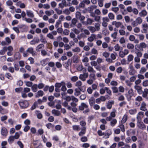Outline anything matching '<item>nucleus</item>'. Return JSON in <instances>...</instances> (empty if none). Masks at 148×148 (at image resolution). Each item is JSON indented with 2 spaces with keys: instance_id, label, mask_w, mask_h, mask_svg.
Masks as SVG:
<instances>
[{
  "instance_id": "obj_36",
  "label": "nucleus",
  "mask_w": 148,
  "mask_h": 148,
  "mask_svg": "<svg viewBox=\"0 0 148 148\" xmlns=\"http://www.w3.org/2000/svg\"><path fill=\"white\" fill-rule=\"evenodd\" d=\"M114 103L113 101H109L107 104V108L108 109H111L112 107V105Z\"/></svg>"
},
{
  "instance_id": "obj_29",
  "label": "nucleus",
  "mask_w": 148,
  "mask_h": 148,
  "mask_svg": "<svg viewBox=\"0 0 148 148\" xmlns=\"http://www.w3.org/2000/svg\"><path fill=\"white\" fill-rule=\"evenodd\" d=\"M148 27V25L147 24H144L142 25L143 30L142 32L143 33H146Z\"/></svg>"
},
{
  "instance_id": "obj_21",
  "label": "nucleus",
  "mask_w": 148,
  "mask_h": 148,
  "mask_svg": "<svg viewBox=\"0 0 148 148\" xmlns=\"http://www.w3.org/2000/svg\"><path fill=\"white\" fill-rule=\"evenodd\" d=\"M77 69L79 71H83V72H86V69L83 67V65L81 64L78 65L77 67Z\"/></svg>"
},
{
  "instance_id": "obj_12",
  "label": "nucleus",
  "mask_w": 148,
  "mask_h": 148,
  "mask_svg": "<svg viewBox=\"0 0 148 148\" xmlns=\"http://www.w3.org/2000/svg\"><path fill=\"white\" fill-rule=\"evenodd\" d=\"M1 133L2 136H6L8 135V132L6 128L3 127L1 130Z\"/></svg>"
},
{
  "instance_id": "obj_39",
  "label": "nucleus",
  "mask_w": 148,
  "mask_h": 148,
  "mask_svg": "<svg viewBox=\"0 0 148 148\" xmlns=\"http://www.w3.org/2000/svg\"><path fill=\"white\" fill-rule=\"evenodd\" d=\"M97 6L95 5H92L88 8V9L90 13L92 12L94 9H96Z\"/></svg>"
},
{
  "instance_id": "obj_22",
  "label": "nucleus",
  "mask_w": 148,
  "mask_h": 148,
  "mask_svg": "<svg viewBox=\"0 0 148 148\" xmlns=\"http://www.w3.org/2000/svg\"><path fill=\"white\" fill-rule=\"evenodd\" d=\"M86 127H82L81 130L79 133V135L80 136H82L84 135L86 132Z\"/></svg>"
},
{
  "instance_id": "obj_20",
  "label": "nucleus",
  "mask_w": 148,
  "mask_h": 148,
  "mask_svg": "<svg viewBox=\"0 0 148 148\" xmlns=\"http://www.w3.org/2000/svg\"><path fill=\"white\" fill-rule=\"evenodd\" d=\"M147 14V11L145 10H142L139 13V15L140 17H145Z\"/></svg>"
},
{
  "instance_id": "obj_30",
  "label": "nucleus",
  "mask_w": 148,
  "mask_h": 148,
  "mask_svg": "<svg viewBox=\"0 0 148 148\" xmlns=\"http://www.w3.org/2000/svg\"><path fill=\"white\" fill-rule=\"evenodd\" d=\"M21 55L20 53L18 52H16L14 56V58L15 60H19L20 59Z\"/></svg>"
},
{
  "instance_id": "obj_53",
  "label": "nucleus",
  "mask_w": 148,
  "mask_h": 148,
  "mask_svg": "<svg viewBox=\"0 0 148 148\" xmlns=\"http://www.w3.org/2000/svg\"><path fill=\"white\" fill-rule=\"evenodd\" d=\"M88 28L92 33H94L97 31L95 28L94 27L89 26L88 27Z\"/></svg>"
},
{
  "instance_id": "obj_19",
  "label": "nucleus",
  "mask_w": 148,
  "mask_h": 148,
  "mask_svg": "<svg viewBox=\"0 0 148 148\" xmlns=\"http://www.w3.org/2000/svg\"><path fill=\"white\" fill-rule=\"evenodd\" d=\"M134 88L137 91L138 93L140 94L142 92V88L140 86L138 85H135L134 86Z\"/></svg>"
},
{
  "instance_id": "obj_51",
  "label": "nucleus",
  "mask_w": 148,
  "mask_h": 148,
  "mask_svg": "<svg viewBox=\"0 0 148 148\" xmlns=\"http://www.w3.org/2000/svg\"><path fill=\"white\" fill-rule=\"evenodd\" d=\"M78 79V77L77 76H75L72 77L71 78V81L73 82H76Z\"/></svg>"
},
{
  "instance_id": "obj_37",
  "label": "nucleus",
  "mask_w": 148,
  "mask_h": 148,
  "mask_svg": "<svg viewBox=\"0 0 148 148\" xmlns=\"http://www.w3.org/2000/svg\"><path fill=\"white\" fill-rule=\"evenodd\" d=\"M38 85L37 84H34L32 86V89L34 92H36L38 90Z\"/></svg>"
},
{
  "instance_id": "obj_62",
  "label": "nucleus",
  "mask_w": 148,
  "mask_h": 148,
  "mask_svg": "<svg viewBox=\"0 0 148 148\" xmlns=\"http://www.w3.org/2000/svg\"><path fill=\"white\" fill-rule=\"evenodd\" d=\"M129 112L131 114H134L136 113V109H131L129 110Z\"/></svg>"
},
{
  "instance_id": "obj_64",
  "label": "nucleus",
  "mask_w": 148,
  "mask_h": 148,
  "mask_svg": "<svg viewBox=\"0 0 148 148\" xmlns=\"http://www.w3.org/2000/svg\"><path fill=\"white\" fill-rule=\"evenodd\" d=\"M111 10L115 13H116L119 10V8L118 7H112V8Z\"/></svg>"
},
{
  "instance_id": "obj_38",
  "label": "nucleus",
  "mask_w": 148,
  "mask_h": 148,
  "mask_svg": "<svg viewBox=\"0 0 148 148\" xmlns=\"http://www.w3.org/2000/svg\"><path fill=\"white\" fill-rule=\"evenodd\" d=\"M89 101V104L91 107L93 106L95 103V100L93 98H91L90 99Z\"/></svg>"
},
{
  "instance_id": "obj_35",
  "label": "nucleus",
  "mask_w": 148,
  "mask_h": 148,
  "mask_svg": "<svg viewBox=\"0 0 148 148\" xmlns=\"http://www.w3.org/2000/svg\"><path fill=\"white\" fill-rule=\"evenodd\" d=\"M73 129V130L78 131L80 129V127L79 125H74L72 126Z\"/></svg>"
},
{
  "instance_id": "obj_16",
  "label": "nucleus",
  "mask_w": 148,
  "mask_h": 148,
  "mask_svg": "<svg viewBox=\"0 0 148 148\" xmlns=\"http://www.w3.org/2000/svg\"><path fill=\"white\" fill-rule=\"evenodd\" d=\"M146 107V103L145 102L143 101L141 103V104L140 106V110L143 111H146L147 110Z\"/></svg>"
},
{
  "instance_id": "obj_49",
  "label": "nucleus",
  "mask_w": 148,
  "mask_h": 148,
  "mask_svg": "<svg viewBox=\"0 0 148 148\" xmlns=\"http://www.w3.org/2000/svg\"><path fill=\"white\" fill-rule=\"evenodd\" d=\"M108 16L109 19H110V20H113L114 18V15L112 13H109L108 14Z\"/></svg>"
},
{
  "instance_id": "obj_2",
  "label": "nucleus",
  "mask_w": 148,
  "mask_h": 148,
  "mask_svg": "<svg viewBox=\"0 0 148 148\" xmlns=\"http://www.w3.org/2000/svg\"><path fill=\"white\" fill-rule=\"evenodd\" d=\"M29 53L32 54L33 56H34L35 54L34 52V48L32 47L28 48L26 50V52H24L23 53V56L24 57H27L29 55Z\"/></svg>"
},
{
  "instance_id": "obj_7",
  "label": "nucleus",
  "mask_w": 148,
  "mask_h": 148,
  "mask_svg": "<svg viewBox=\"0 0 148 148\" xmlns=\"http://www.w3.org/2000/svg\"><path fill=\"white\" fill-rule=\"evenodd\" d=\"M137 46L138 49V50L141 51H143V48H146L147 47V45L144 42L140 43L139 45H138Z\"/></svg>"
},
{
  "instance_id": "obj_58",
  "label": "nucleus",
  "mask_w": 148,
  "mask_h": 148,
  "mask_svg": "<svg viewBox=\"0 0 148 148\" xmlns=\"http://www.w3.org/2000/svg\"><path fill=\"white\" fill-rule=\"evenodd\" d=\"M93 22V20L91 19L88 18L86 20V23L88 25H91Z\"/></svg>"
},
{
  "instance_id": "obj_41",
  "label": "nucleus",
  "mask_w": 148,
  "mask_h": 148,
  "mask_svg": "<svg viewBox=\"0 0 148 148\" xmlns=\"http://www.w3.org/2000/svg\"><path fill=\"white\" fill-rule=\"evenodd\" d=\"M127 47L128 49L132 50L134 48V45L132 43H128L127 44Z\"/></svg>"
},
{
  "instance_id": "obj_1",
  "label": "nucleus",
  "mask_w": 148,
  "mask_h": 148,
  "mask_svg": "<svg viewBox=\"0 0 148 148\" xmlns=\"http://www.w3.org/2000/svg\"><path fill=\"white\" fill-rule=\"evenodd\" d=\"M86 110L84 111L83 113L84 114L88 112L90 109L88 108V106L84 103H82L79 107V109L80 110L83 111L84 109Z\"/></svg>"
},
{
  "instance_id": "obj_9",
  "label": "nucleus",
  "mask_w": 148,
  "mask_h": 148,
  "mask_svg": "<svg viewBox=\"0 0 148 148\" xmlns=\"http://www.w3.org/2000/svg\"><path fill=\"white\" fill-rule=\"evenodd\" d=\"M141 121H137V126L140 129L142 130H145L146 128V125L143 122H141Z\"/></svg>"
},
{
  "instance_id": "obj_4",
  "label": "nucleus",
  "mask_w": 148,
  "mask_h": 148,
  "mask_svg": "<svg viewBox=\"0 0 148 148\" xmlns=\"http://www.w3.org/2000/svg\"><path fill=\"white\" fill-rule=\"evenodd\" d=\"M75 16L77 19H79L83 23V21L85 19V17L84 16L82 15L81 13L79 11H77L75 12Z\"/></svg>"
},
{
  "instance_id": "obj_15",
  "label": "nucleus",
  "mask_w": 148,
  "mask_h": 148,
  "mask_svg": "<svg viewBox=\"0 0 148 148\" xmlns=\"http://www.w3.org/2000/svg\"><path fill=\"white\" fill-rule=\"evenodd\" d=\"M136 131L134 129H130L126 132V134L128 136H130L132 135H134L135 134Z\"/></svg>"
},
{
  "instance_id": "obj_24",
  "label": "nucleus",
  "mask_w": 148,
  "mask_h": 148,
  "mask_svg": "<svg viewBox=\"0 0 148 148\" xmlns=\"http://www.w3.org/2000/svg\"><path fill=\"white\" fill-rule=\"evenodd\" d=\"M115 32L111 34V37L113 38V41L115 42V40L116 39L118 33L116 30L114 29Z\"/></svg>"
},
{
  "instance_id": "obj_61",
  "label": "nucleus",
  "mask_w": 148,
  "mask_h": 148,
  "mask_svg": "<svg viewBox=\"0 0 148 148\" xmlns=\"http://www.w3.org/2000/svg\"><path fill=\"white\" fill-rule=\"evenodd\" d=\"M7 142L6 141H3L1 143V148H6L5 146L7 145Z\"/></svg>"
},
{
  "instance_id": "obj_31",
  "label": "nucleus",
  "mask_w": 148,
  "mask_h": 148,
  "mask_svg": "<svg viewBox=\"0 0 148 148\" xmlns=\"http://www.w3.org/2000/svg\"><path fill=\"white\" fill-rule=\"evenodd\" d=\"M15 139L13 136H11L9 137L8 139V142L10 144L12 143Z\"/></svg>"
},
{
  "instance_id": "obj_57",
  "label": "nucleus",
  "mask_w": 148,
  "mask_h": 148,
  "mask_svg": "<svg viewBox=\"0 0 148 148\" xmlns=\"http://www.w3.org/2000/svg\"><path fill=\"white\" fill-rule=\"evenodd\" d=\"M125 83L126 85L129 87H131L133 84L132 83H131V82L128 80H125Z\"/></svg>"
},
{
  "instance_id": "obj_42",
  "label": "nucleus",
  "mask_w": 148,
  "mask_h": 148,
  "mask_svg": "<svg viewBox=\"0 0 148 148\" xmlns=\"http://www.w3.org/2000/svg\"><path fill=\"white\" fill-rule=\"evenodd\" d=\"M64 82L62 81L60 83H57L55 84V86L56 88H60L62 86V84H63Z\"/></svg>"
},
{
  "instance_id": "obj_50",
  "label": "nucleus",
  "mask_w": 148,
  "mask_h": 148,
  "mask_svg": "<svg viewBox=\"0 0 148 148\" xmlns=\"http://www.w3.org/2000/svg\"><path fill=\"white\" fill-rule=\"evenodd\" d=\"M123 124V123H121L119 125V127L121 129V131L123 132H124L125 131V127Z\"/></svg>"
},
{
  "instance_id": "obj_56",
  "label": "nucleus",
  "mask_w": 148,
  "mask_h": 148,
  "mask_svg": "<svg viewBox=\"0 0 148 148\" xmlns=\"http://www.w3.org/2000/svg\"><path fill=\"white\" fill-rule=\"evenodd\" d=\"M134 58V56L132 54L129 55L127 58V60L129 62L132 61Z\"/></svg>"
},
{
  "instance_id": "obj_54",
  "label": "nucleus",
  "mask_w": 148,
  "mask_h": 148,
  "mask_svg": "<svg viewBox=\"0 0 148 148\" xmlns=\"http://www.w3.org/2000/svg\"><path fill=\"white\" fill-rule=\"evenodd\" d=\"M72 51L74 52L79 53L81 51L79 47H76L72 49Z\"/></svg>"
},
{
  "instance_id": "obj_46",
  "label": "nucleus",
  "mask_w": 148,
  "mask_h": 148,
  "mask_svg": "<svg viewBox=\"0 0 148 148\" xmlns=\"http://www.w3.org/2000/svg\"><path fill=\"white\" fill-rule=\"evenodd\" d=\"M100 24L98 23H95V27L97 31H98L100 30Z\"/></svg>"
},
{
  "instance_id": "obj_33",
  "label": "nucleus",
  "mask_w": 148,
  "mask_h": 148,
  "mask_svg": "<svg viewBox=\"0 0 148 148\" xmlns=\"http://www.w3.org/2000/svg\"><path fill=\"white\" fill-rule=\"evenodd\" d=\"M77 22V19L75 18H73L71 21V26L72 27H74L76 26V24Z\"/></svg>"
},
{
  "instance_id": "obj_18",
  "label": "nucleus",
  "mask_w": 148,
  "mask_h": 148,
  "mask_svg": "<svg viewBox=\"0 0 148 148\" xmlns=\"http://www.w3.org/2000/svg\"><path fill=\"white\" fill-rule=\"evenodd\" d=\"M82 90V88H76L75 89L74 95L76 96L79 95L81 93V91Z\"/></svg>"
},
{
  "instance_id": "obj_55",
  "label": "nucleus",
  "mask_w": 148,
  "mask_h": 148,
  "mask_svg": "<svg viewBox=\"0 0 148 148\" xmlns=\"http://www.w3.org/2000/svg\"><path fill=\"white\" fill-rule=\"evenodd\" d=\"M88 71L89 72H92V73H95L96 72L93 68L90 66H88L87 69Z\"/></svg>"
},
{
  "instance_id": "obj_60",
  "label": "nucleus",
  "mask_w": 148,
  "mask_h": 148,
  "mask_svg": "<svg viewBox=\"0 0 148 148\" xmlns=\"http://www.w3.org/2000/svg\"><path fill=\"white\" fill-rule=\"evenodd\" d=\"M65 85L66 84L64 82V84L63 83V84H62V86L61 88V90L63 92L66 91L67 90V88Z\"/></svg>"
},
{
  "instance_id": "obj_26",
  "label": "nucleus",
  "mask_w": 148,
  "mask_h": 148,
  "mask_svg": "<svg viewBox=\"0 0 148 148\" xmlns=\"http://www.w3.org/2000/svg\"><path fill=\"white\" fill-rule=\"evenodd\" d=\"M51 112L53 114L56 116H58L61 114L60 113L59 111L55 109L52 110L51 111Z\"/></svg>"
},
{
  "instance_id": "obj_59",
  "label": "nucleus",
  "mask_w": 148,
  "mask_h": 148,
  "mask_svg": "<svg viewBox=\"0 0 148 148\" xmlns=\"http://www.w3.org/2000/svg\"><path fill=\"white\" fill-rule=\"evenodd\" d=\"M136 73V71L134 69L130 70L129 71V74L130 75H134Z\"/></svg>"
},
{
  "instance_id": "obj_34",
  "label": "nucleus",
  "mask_w": 148,
  "mask_h": 148,
  "mask_svg": "<svg viewBox=\"0 0 148 148\" xmlns=\"http://www.w3.org/2000/svg\"><path fill=\"white\" fill-rule=\"evenodd\" d=\"M142 94V96L143 97L145 98L147 97L148 94V89L145 88Z\"/></svg>"
},
{
  "instance_id": "obj_25",
  "label": "nucleus",
  "mask_w": 148,
  "mask_h": 148,
  "mask_svg": "<svg viewBox=\"0 0 148 148\" xmlns=\"http://www.w3.org/2000/svg\"><path fill=\"white\" fill-rule=\"evenodd\" d=\"M118 146L119 147L124 146L125 147L128 148H130V146L127 144H125L123 142H120L118 143Z\"/></svg>"
},
{
  "instance_id": "obj_47",
  "label": "nucleus",
  "mask_w": 148,
  "mask_h": 148,
  "mask_svg": "<svg viewBox=\"0 0 148 148\" xmlns=\"http://www.w3.org/2000/svg\"><path fill=\"white\" fill-rule=\"evenodd\" d=\"M117 123V120L115 119H112L110 122V125L114 127Z\"/></svg>"
},
{
  "instance_id": "obj_23",
  "label": "nucleus",
  "mask_w": 148,
  "mask_h": 148,
  "mask_svg": "<svg viewBox=\"0 0 148 148\" xmlns=\"http://www.w3.org/2000/svg\"><path fill=\"white\" fill-rule=\"evenodd\" d=\"M26 14L30 18H33L34 15L33 12L30 10H26Z\"/></svg>"
},
{
  "instance_id": "obj_14",
  "label": "nucleus",
  "mask_w": 148,
  "mask_h": 148,
  "mask_svg": "<svg viewBox=\"0 0 148 148\" xmlns=\"http://www.w3.org/2000/svg\"><path fill=\"white\" fill-rule=\"evenodd\" d=\"M49 61V60L48 58L42 60L40 61V64L42 66H44L48 64Z\"/></svg>"
},
{
  "instance_id": "obj_5",
  "label": "nucleus",
  "mask_w": 148,
  "mask_h": 148,
  "mask_svg": "<svg viewBox=\"0 0 148 148\" xmlns=\"http://www.w3.org/2000/svg\"><path fill=\"white\" fill-rule=\"evenodd\" d=\"M135 3L138 9H141L142 8H144L146 6L145 3L143 2H141L138 0L136 1Z\"/></svg>"
},
{
  "instance_id": "obj_27",
  "label": "nucleus",
  "mask_w": 148,
  "mask_h": 148,
  "mask_svg": "<svg viewBox=\"0 0 148 148\" xmlns=\"http://www.w3.org/2000/svg\"><path fill=\"white\" fill-rule=\"evenodd\" d=\"M128 119V117L127 115L126 114H125L123 117L121 121V123H125L127 121Z\"/></svg>"
},
{
  "instance_id": "obj_44",
  "label": "nucleus",
  "mask_w": 148,
  "mask_h": 148,
  "mask_svg": "<svg viewBox=\"0 0 148 148\" xmlns=\"http://www.w3.org/2000/svg\"><path fill=\"white\" fill-rule=\"evenodd\" d=\"M54 11L53 10H51L50 11L47 10L45 12V14L48 16H50L52 14H53Z\"/></svg>"
},
{
  "instance_id": "obj_28",
  "label": "nucleus",
  "mask_w": 148,
  "mask_h": 148,
  "mask_svg": "<svg viewBox=\"0 0 148 148\" xmlns=\"http://www.w3.org/2000/svg\"><path fill=\"white\" fill-rule=\"evenodd\" d=\"M86 37V36L84 32L81 33L80 34L77 36V38L79 40H81L82 38H84Z\"/></svg>"
},
{
  "instance_id": "obj_10",
  "label": "nucleus",
  "mask_w": 148,
  "mask_h": 148,
  "mask_svg": "<svg viewBox=\"0 0 148 148\" xmlns=\"http://www.w3.org/2000/svg\"><path fill=\"white\" fill-rule=\"evenodd\" d=\"M19 105L22 108H25L28 106V102L27 101H20L18 102Z\"/></svg>"
},
{
  "instance_id": "obj_11",
  "label": "nucleus",
  "mask_w": 148,
  "mask_h": 148,
  "mask_svg": "<svg viewBox=\"0 0 148 148\" xmlns=\"http://www.w3.org/2000/svg\"><path fill=\"white\" fill-rule=\"evenodd\" d=\"M144 116V112H139L137 115V121H141L142 119Z\"/></svg>"
},
{
  "instance_id": "obj_8",
  "label": "nucleus",
  "mask_w": 148,
  "mask_h": 148,
  "mask_svg": "<svg viewBox=\"0 0 148 148\" xmlns=\"http://www.w3.org/2000/svg\"><path fill=\"white\" fill-rule=\"evenodd\" d=\"M112 24L114 25L117 28L120 27L121 26V28H124V26L123 25L122 23L120 22H117L116 21H113L112 22Z\"/></svg>"
},
{
  "instance_id": "obj_3",
  "label": "nucleus",
  "mask_w": 148,
  "mask_h": 148,
  "mask_svg": "<svg viewBox=\"0 0 148 148\" xmlns=\"http://www.w3.org/2000/svg\"><path fill=\"white\" fill-rule=\"evenodd\" d=\"M142 22V19L140 17H138L132 23L131 25L134 27H136L141 24Z\"/></svg>"
},
{
  "instance_id": "obj_13",
  "label": "nucleus",
  "mask_w": 148,
  "mask_h": 148,
  "mask_svg": "<svg viewBox=\"0 0 148 148\" xmlns=\"http://www.w3.org/2000/svg\"><path fill=\"white\" fill-rule=\"evenodd\" d=\"M40 41L39 39L37 37H34V39L30 42V44L31 45H34L38 43Z\"/></svg>"
},
{
  "instance_id": "obj_52",
  "label": "nucleus",
  "mask_w": 148,
  "mask_h": 148,
  "mask_svg": "<svg viewBox=\"0 0 148 148\" xmlns=\"http://www.w3.org/2000/svg\"><path fill=\"white\" fill-rule=\"evenodd\" d=\"M63 12L65 14L67 15H69L71 13V12L68 8L64 9L63 11Z\"/></svg>"
},
{
  "instance_id": "obj_63",
  "label": "nucleus",
  "mask_w": 148,
  "mask_h": 148,
  "mask_svg": "<svg viewBox=\"0 0 148 148\" xmlns=\"http://www.w3.org/2000/svg\"><path fill=\"white\" fill-rule=\"evenodd\" d=\"M109 53L107 51H105L102 53L103 56L105 58H108L109 56Z\"/></svg>"
},
{
  "instance_id": "obj_6",
  "label": "nucleus",
  "mask_w": 148,
  "mask_h": 148,
  "mask_svg": "<svg viewBox=\"0 0 148 148\" xmlns=\"http://www.w3.org/2000/svg\"><path fill=\"white\" fill-rule=\"evenodd\" d=\"M84 72L83 74H80L79 77V79L83 81H85L86 79L88 77V73H87Z\"/></svg>"
},
{
  "instance_id": "obj_40",
  "label": "nucleus",
  "mask_w": 148,
  "mask_h": 148,
  "mask_svg": "<svg viewBox=\"0 0 148 148\" xmlns=\"http://www.w3.org/2000/svg\"><path fill=\"white\" fill-rule=\"evenodd\" d=\"M44 45L43 44H40L38 45L36 48V50L37 51H39L40 50L44 47Z\"/></svg>"
},
{
  "instance_id": "obj_48",
  "label": "nucleus",
  "mask_w": 148,
  "mask_h": 148,
  "mask_svg": "<svg viewBox=\"0 0 148 148\" xmlns=\"http://www.w3.org/2000/svg\"><path fill=\"white\" fill-rule=\"evenodd\" d=\"M6 47H3V49L0 50V54L1 55H3L5 54V52H6Z\"/></svg>"
},
{
  "instance_id": "obj_45",
  "label": "nucleus",
  "mask_w": 148,
  "mask_h": 148,
  "mask_svg": "<svg viewBox=\"0 0 148 148\" xmlns=\"http://www.w3.org/2000/svg\"><path fill=\"white\" fill-rule=\"evenodd\" d=\"M114 50L116 51H119L121 48H122V47L120 46L118 44H116L114 47Z\"/></svg>"
},
{
  "instance_id": "obj_17",
  "label": "nucleus",
  "mask_w": 148,
  "mask_h": 148,
  "mask_svg": "<svg viewBox=\"0 0 148 148\" xmlns=\"http://www.w3.org/2000/svg\"><path fill=\"white\" fill-rule=\"evenodd\" d=\"M97 35L94 34H92L88 38V40L90 42H92L93 41L94 39H96Z\"/></svg>"
},
{
  "instance_id": "obj_43",
  "label": "nucleus",
  "mask_w": 148,
  "mask_h": 148,
  "mask_svg": "<svg viewBox=\"0 0 148 148\" xmlns=\"http://www.w3.org/2000/svg\"><path fill=\"white\" fill-rule=\"evenodd\" d=\"M43 94L44 93L42 91L39 90L37 94L36 95V97H39L42 96L43 95Z\"/></svg>"
},
{
  "instance_id": "obj_32",
  "label": "nucleus",
  "mask_w": 148,
  "mask_h": 148,
  "mask_svg": "<svg viewBox=\"0 0 148 148\" xmlns=\"http://www.w3.org/2000/svg\"><path fill=\"white\" fill-rule=\"evenodd\" d=\"M82 85V82L80 80L78 81L75 84L76 86L78 88H81V87Z\"/></svg>"
}]
</instances>
